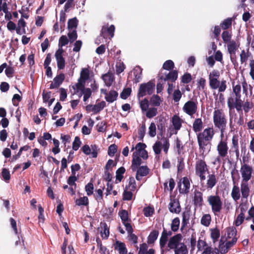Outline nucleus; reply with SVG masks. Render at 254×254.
I'll list each match as a JSON object with an SVG mask.
<instances>
[{"mask_svg": "<svg viewBox=\"0 0 254 254\" xmlns=\"http://www.w3.org/2000/svg\"><path fill=\"white\" fill-rule=\"evenodd\" d=\"M229 147L226 140L221 139L218 143L216 150L218 152V156L216 161L220 163L222 160H224L228 156Z\"/></svg>", "mask_w": 254, "mask_h": 254, "instance_id": "nucleus-6", "label": "nucleus"}, {"mask_svg": "<svg viewBox=\"0 0 254 254\" xmlns=\"http://www.w3.org/2000/svg\"><path fill=\"white\" fill-rule=\"evenodd\" d=\"M180 223V221L178 217L174 218L172 222L171 226V230L174 232H177L179 228Z\"/></svg>", "mask_w": 254, "mask_h": 254, "instance_id": "nucleus-48", "label": "nucleus"}, {"mask_svg": "<svg viewBox=\"0 0 254 254\" xmlns=\"http://www.w3.org/2000/svg\"><path fill=\"white\" fill-rule=\"evenodd\" d=\"M209 86L213 89H216L218 88L220 84V81L213 77L209 76Z\"/></svg>", "mask_w": 254, "mask_h": 254, "instance_id": "nucleus-37", "label": "nucleus"}, {"mask_svg": "<svg viewBox=\"0 0 254 254\" xmlns=\"http://www.w3.org/2000/svg\"><path fill=\"white\" fill-rule=\"evenodd\" d=\"M82 94H83V101L85 102L91 96L92 91L90 88H86V89L84 90L82 93H81L80 96H81Z\"/></svg>", "mask_w": 254, "mask_h": 254, "instance_id": "nucleus-62", "label": "nucleus"}, {"mask_svg": "<svg viewBox=\"0 0 254 254\" xmlns=\"http://www.w3.org/2000/svg\"><path fill=\"white\" fill-rule=\"evenodd\" d=\"M64 52V51L62 48H59L55 53V58L59 69H63L65 67V60L63 57Z\"/></svg>", "mask_w": 254, "mask_h": 254, "instance_id": "nucleus-14", "label": "nucleus"}, {"mask_svg": "<svg viewBox=\"0 0 254 254\" xmlns=\"http://www.w3.org/2000/svg\"><path fill=\"white\" fill-rule=\"evenodd\" d=\"M211 220V218L210 214H204L201 219V223L205 226H208L210 223Z\"/></svg>", "mask_w": 254, "mask_h": 254, "instance_id": "nucleus-51", "label": "nucleus"}, {"mask_svg": "<svg viewBox=\"0 0 254 254\" xmlns=\"http://www.w3.org/2000/svg\"><path fill=\"white\" fill-rule=\"evenodd\" d=\"M182 235L177 234L171 237L167 246L170 250H173L174 254H188L189 251L187 246L184 243H181Z\"/></svg>", "mask_w": 254, "mask_h": 254, "instance_id": "nucleus-2", "label": "nucleus"}, {"mask_svg": "<svg viewBox=\"0 0 254 254\" xmlns=\"http://www.w3.org/2000/svg\"><path fill=\"white\" fill-rule=\"evenodd\" d=\"M182 183L184 186V188L181 189V183L180 182L178 184V187L179 190V192L180 193H183L187 194L189 193L190 191V182L189 178L187 177H185L182 179Z\"/></svg>", "mask_w": 254, "mask_h": 254, "instance_id": "nucleus-16", "label": "nucleus"}, {"mask_svg": "<svg viewBox=\"0 0 254 254\" xmlns=\"http://www.w3.org/2000/svg\"><path fill=\"white\" fill-rule=\"evenodd\" d=\"M182 94L179 88L175 90L173 93V99L175 102H178L182 98Z\"/></svg>", "mask_w": 254, "mask_h": 254, "instance_id": "nucleus-54", "label": "nucleus"}, {"mask_svg": "<svg viewBox=\"0 0 254 254\" xmlns=\"http://www.w3.org/2000/svg\"><path fill=\"white\" fill-rule=\"evenodd\" d=\"M155 80H151L147 83H142L140 85L138 92L137 94L138 98L143 97L147 94L151 95L155 90Z\"/></svg>", "mask_w": 254, "mask_h": 254, "instance_id": "nucleus-5", "label": "nucleus"}, {"mask_svg": "<svg viewBox=\"0 0 254 254\" xmlns=\"http://www.w3.org/2000/svg\"><path fill=\"white\" fill-rule=\"evenodd\" d=\"M220 237L219 230L215 228L211 230V237L214 242L217 241Z\"/></svg>", "mask_w": 254, "mask_h": 254, "instance_id": "nucleus-53", "label": "nucleus"}, {"mask_svg": "<svg viewBox=\"0 0 254 254\" xmlns=\"http://www.w3.org/2000/svg\"><path fill=\"white\" fill-rule=\"evenodd\" d=\"M192 79L191 75L190 73H186L181 77V82L184 84L190 83Z\"/></svg>", "mask_w": 254, "mask_h": 254, "instance_id": "nucleus-58", "label": "nucleus"}, {"mask_svg": "<svg viewBox=\"0 0 254 254\" xmlns=\"http://www.w3.org/2000/svg\"><path fill=\"white\" fill-rule=\"evenodd\" d=\"M162 143L160 141H156L153 146V149L156 154H159L161 151Z\"/></svg>", "mask_w": 254, "mask_h": 254, "instance_id": "nucleus-59", "label": "nucleus"}, {"mask_svg": "<svg viewBox=\"0 0 254 254\" xmlns=\"http://www.w3.org/2000/svg\"><path fill=\"white\" fill-rule=\"evenodd\" d=\"M203 122L201 118L195 119L192 124V129L195 132H200L203 128Z\"/></svg>", "mask_w": 254, "mask_h": 254, "instance_id": "nucleus-27", "label": "nucleus"}, {"mask_svg": "<svg viewBox=\"0 0 254 254\" xmlns=\"http://www.w3.org/2000/svg\"><path fill=\"white\" fill-rule=\"evenodd\" d=\"M126 169L124 167H121L116 171V180L119 182H121L124 176L123 174L125 173Z\"/></svg>", "mask_w": 254, "mask_h": 254, "instance_id": "nucleus-50", "label": "nucleus"}, {"mask_svg": "<svg viewBox=\"0 0 254 254\" xmlns=\"http://www.w3.org/2000/svg\"><path fill=\"white\" fill-rule=\"evenodd\" d=\"M172 122L174 128L178 130L180 129L182 127L181 120L180 117L175 115L172 118Z\"/></svg>", "mask_w": 254, "mask_h": 254, "instance_id": "nucleus-32", "label": "nucleus"}, {"mask_svg": "<svg viewBox=\"0 0 254 254\" xmlns=\"http://www.w3.org/2000/svg\"><path fill=\"white\" fill-rule=\"evenodd\" d=\"M183 220L182 222V226L181 230H183L185 228L188 224L189 223L190 217V212L189 210L185 211L183 213Z\"/></svg>", "mask_w": 254, "mask_h": 254, "instance_id": "nucleus-29", "label": "nucleus"}, {"mask_svg": "<svg viewBox=\"0 0 254 254\" xmlns=\"http://www.w3.org/2000/svg\"><path fill=\"white\" fill-rule=\"evenodd\" d=\"M142 69L139 66H136L133 70L134 78V82L136 83L139 82L141 78Z\"/></svg>", "mask_w": 254, "mask_h": 254, "instance_id": "nucleus-31", "label": "nucleus"}, {"mask_svg": "<svg viewBox=\"0 0 254 254\" xmlns=\"http://www.w3.org/2000/svg\"><path fill=\"white\" fill-rule=\"evenodd\" d=\"M141 159L139 157L137 152H133L132 154V160L131 168L133 171H135L141 164Z\"/></svg>", "mask_w": 254, "mask_h": 254, "instance_id": "nucleus-22", "label": "nucleus"}, {"mask_svg": "<svg viewBox=\"0 0 254 254\" xmlns=\"http://www.w3.org/2000/svg\"><path fill=\"white\" fill-rule=\"evenodd\" d=\"M240 172L243 182H248L252 177L253 168L248 164L245 163L241 166Z\"/></svg>", "mask_w": 254, "mask_h": 254, "instance_id": "nucleus-9", "label": "nucleus"}, {"mask_svg": "<svg viewBox=\"0 0 254 254\" xmlns=\"http://www.w3.org/2000/svg\"><path fill=\"white\" fill-rule=\"evenodd\" d=\"M232 18H227L224 20L220 25L221 28L224 30H227L232 26Z\"/></svg>", "mask_w": 254, "mask_h": 254, "instance_id": "nucleus-33", "label": "nucleus"}, {"mask_svg": "<svg viewBox=\"0 0 254 254\" xmlns=\"http://www.w3.org/2000/svg\"><path fill=\"white\" fill-rule=\"evenodd\" d=\"M239 46L240 44H237L234 40H232L231 42L227 43L228 52L230 54L231 61L234 65H235V63H237L236 53Z\"/></svg>", "mask_w": 254, "mask_h": 254, "instance_id": "nucleus-8", "label": "nucleus"}, {"mask_svg": "<svg viewBox=\"0 0 254 254\" xmlns=\"http://www.w3.org/2000/svg\"><path fill=\"white\" fill-rule=\"evenodd\" d=\"M102 78L107 86H110L114 80L113 74L110 72L102 75Z\"/></svg>", "mask_w": 254, "mask_h": 254, "instance_id": "nucleus-28", "label": "nucleus"}, {"mask_svg": "<svg viewBox=\"0 0 254 254\" xmlns=\"http://www.w3.org/2000/svg\"><path fill=\"white\" fill-rule=\"evenodd\" d=\"M136 170L135 178L137 181H140L142 177L146 176L149 172V169L147 166H139Z\"/></svg>", "mask_w": 254, "mask_h": 254, "instance_id": "nucleus-20", "label": "nucleus"}, {"mask_svg": "<svg viewBox=\"0 0 254 254\" xmlns=\"http://www.w3.org/2000/svg\"><path fill=\"white\" fill-rule=\"evenodd\" d=\"M161 102V98L158 95H153L150 100V104L153 106H159Z\"/></svg>", "mask_w": 254, "mask_h": 254, "instance_id": "nucleus-39", "label": "nucleus"}, {"mask_svg": "<svg viewBox=\"0 0 254 254\" xmlns=\"http://www.w3.org/2000/svg\"><path fill=\"white\" fill-rule=\"evenodd\" d=\"M241 191L242 197L247 199L250 194V188L247 182H242L241 184Z\"/></svg>", "mask_w": 254, "mask_h": 254, "instance_id": "nucleus-25", "label": "nucleus"}, {"mask_svg": "<svg viewBox=\"0 0 254 254\" xmlns=\"http://www.w3.org/2000/svg\"><path fill=\"white\" fill-rule=\"evenodd\" d=\"M127 189L124 190L123 193V199L125 200H130L132 199L133 193L132 192V191L129 190H127Z\"/></svg>", "mask_w": 254, "mask_h": 254, "instance_id": "nucleus-61", "label": "nucleus"}, {"mask_svg": "<svg viewBox=\"0 0 254 254\" xmlns=\"http://www.w3.org/2000/svg\"><path fill=\"white\" fill-rule=\"evenodd\" d=\"M207 202L211 207L212 212L215 215H217L222 209V201L220 197L218 195H211L207 197Z\"/></svg>", "mask_w": 254, "mask_h": 254, "instance_id": "nucleus-4", "label": "nucleus"}, {"mask_svg": "<svg viewBox=\"0 0 254 254\" xmlns=\"http://www.w3.org/2000/svg\"><path fill=\"white\" fill-rule=\"evenodd\" d=\"M77 180V177L75 175H72L69 176L67 180V184L69 186H74L75 188L76 187V184L75 182Z\"/></svg>", "mask_w": 254, "mask_h": 254, "instance_id": "nucleus-60", "label": "nucleus"}, {"mask_svg": "<svg viewBox=\"0 0 254 254\" xmlns=\"http://www.w3.org/2000/svg\"><path fill=\"white\" fill-rule=\"evenodd\" d=\"M78 25V20L76 17H74L69 19L67 22V28L68 29H72L73 28H76Z\"/></svg>", "mask_w": 254, "mask_h": 254, "instance_id": "nucleus-49", "label": "nucleus"}, {"mask_svg": "<svg viewBox=\"0 0 254 254\" xmlns=\"http://www.w3.org/2000/svg\"><path fill=\"white\" fill-rule=\"evenodd\" d=\"M233 88V93L232 96H241V86L240 84H237L235 85L233 84L232 86Z\"/></svg>", "mask_w": 254, "mask_h": 254, "instance_id": "nucleus-52", "label": "nucleus"}, {"mask_svg": "<svg viewBox=\"0 0 254 254\" xmlns=\"http://www.w3.org/2000/svg\"><path fill=\"white\" fill-rule=\"evenodd\" d=\"M213 121L215 127L220 129L221 136L223 135L226 128L227 120L222 109L215 110L213 112Z\"/></svg>", "mask_w": 254, "mask_h": 254, "instance_id": "nucleus-3", "label": "nucleus"}, {"mask_svg": "<svg viewBox=\"0 0 254 254\" xmlns=\"http://www.w3.org/2000/svg\"><path fill=\"white\" fill-rule=\"evenodd\" d=\"M65 76L64 73H60L54 78V82L50 86V89L58 88L64 80Z\"/></svg>", "mask_w": 254, "mask_h": 254, "instance_id": "nucleus-21", "label": "nucleus"}, {"mask_svg": "<svg viewBox=\"0 0 254 254\" xmlns=\"http://www.w3.org/2000/svg\"><path fill=\"white\" fill-rule=\"evenodd\" d=\"M192 201L195 208H201L203 204L202 192L197 190H195L193 192Z\"/></svg>", "mask_w": 254, "mask_h": 254, "instance_id": "nucleus-11", "label": "nucleus"}, {"mask_svg": "<svg viewBox=\"0 0 254 254\" xmlns=\"http://www.w3.org/2000/svg\"><path fill=\"white\" fill-rule=\"evenodd\" d=\"M149 135L151 137H154L156 134V127L155 123H151L149 127Z\"/></svg>", "mask_w": 254, "mask_h": 254, "instance_id": "nucleus-55", "label": "nucleus"}, {"mask_svg": "<svg viewBox=\"0 0 254 254\" xmlns=\"http://www.w3.org/2000/svg\"><path fill=\"white\" fill-rule=\"evenodd\" d=\"M175 67V64L174 62L170 60L166 61L163 64L162 68L164 69L171 71L173 70V68Z\"/></svg>", "mask_w": 254, "mask_h": 254, "instance_id": "nucleus-43", "label": "nucleus"}, {"mask_svg": "<svg viewBox=\"0 0 254 254\" xmlns=\"http://www.w3.org/2000/svg\"><path fill=\"white\" fill-rule=\"evenodd\" d=\"M178 76V72L177 70H172L169 73L165 74L164 77L163 75L160 77V79L164 81L174 82L177 79Z\"/></svg>", "mask_w": 254, "mask_h": 254, "instance_id": "nucleus-17", "label": "nucleus"}, {"mask_svg": "<svg viewBox=\"0 0 254 254\" xmlns=\"http://www.w3.org/2000/svg\"><path fill=\"white\" fill-rule=\"evenodd\" d=\"M215 132L213 127L205 128L197 134V140L210 141L213 138Z\"/></svg>", "mask_w": 254, "mask_h": 254, "instance_id": "nucleus-7", "label": "nucleus"}, {"mask_svg": "<svg viewBox=\"0 0 254 254\" xmlns=\"http://www.w3.org/2000/svg\"><path fill=\"white\" fill-rule=\"evenodd\" d=\"M118 146L115 144H111L108 147V154L111 156L113 157L117 151Z\"/></svg>", "mask_w": 254, "mask_h": 254, "instance_id": "nucleus-57", "label": "nucleus"}, {"mask_svg": "<svg viewBox=\"0 0 254 254\" xmlns=\"http://www.w3.org/2000/svg\"><path fill=\"white\" fill-rule=\"evenodd\" d=\"M168 237L166 234V229L164 228L163 231L161 234V236L159 242L160 246L161 249L164 248L165 246L168 241Z\"/></svg>", "mask_w": 254, "mask_h": 254, "instance_id": "nucleus-38", "label": "nucleus"}, {"mask_svg": "<svg viewBox=\"0 0 254 254\" xmlns=\"http://www.w3.org/2000/svg\"><path fill=\"white\" fill-rule=\"evenodd\" d=\"M169 209L172 213H179L181 210L179 201L176 199H171L169 204Z\"/></svg>", "mask_w": 254, "mask_h": 254, "instance_id": "nucleus-19", "label": "nucleus"}, {"mask_svg": "<svg viewBox=\"0 0 254 254\" xmlns=\"http://www.w3.org/2000/svg\"><path fill=\"white\" fill-rule=\"evenodd\" d=\"M159 235V231L156 230L151 231L147 237V243L148 244H154L155 241L157 240Z\"/></svg>", "mask_w": 254, "mask_h": 254, "instance_id": "nucleus-30", "label": "nucleus"}, {"mask_svg": "<svg viewBox=\"0 0 254 254\" xmlns=\"http://www.w3.org/2000/svg\"><path fill=\"white\" fill-rule=\"evenodd\" d=\"M226 232L227 233L228 238H237L236 236L237 235V231L235 227H228L226 229Z\"/></svg>", "mask_w": 254, "mask_h": 254, "instance_id": "nucleus-44", "label": "nucleus"}, {"mask_svg": "<svg viewBox=\"0 0 254 254\" xmlns=\"http://www.w3.org/2000/svg\"><path fill=\"white\" fill-rule=\"evenodd\" d=\"M136 188V182L133 177H129L128 184L126 187V189H128L131 191H134Z\"/></svg>", "mask_w": 254, "mask_h": 254, "instance_id": "nucleus-45", "label": "nucleus"}, {"mask_svg": "<svg viewBox=\"0 0 254 254\" xmlns=\"http://www.w3.org/2000/svg\"><path fill=\"white\" fill-rule=\"evenodd\" d=\"M114 246L115 250H117L120 254H127V250L124 243L116 241Z\"/></svg>", "mask_w": 254, "mask_h": 254, "instance_id": "nucleus-23", "label": "nucleus"}, {"mask_svg": "<svg viewBox=\"0 0 254 254\" xmlns=\"http://www.w3.org/2000/svg\"><path fill=\"white\" fill-rule=\"evenodd\" d=\"M115 30V27L114 25H111L110 27L103 26L101 31L100 36L104 38H107L110 36L111 38L114 37Z\"/></svg>", "mask_w": 254, "mask_h": 254, "instance_id": "nucleus-15", "label": "nucleus"}, {"mask_svg": "<svg viewBox=\"0 0 254 254\" xmlns=\"http://www.w3.org/2000/svg\"><path fill=\"white\" fill-rule=\"evenodd\" d=\"M105 99L109 103H113L116 101L118 96V93L114 90H110L108 93L105 91Z\"/></svg>", "mask_w": 254, "mask_h": 254, "instance_id": "nucleus-24", "label": "nucleus"}, {"mask_svg": "<svg viewBox=\"0 0 254 254\" xmlns=\"http://www.w3.org/2000/svg\"><path fill=\"white\" fill-rule=\"evenodd\" d=\"M231 196L233 199L237 201L240 199L241 194L240 192V189L238 186H234L232 189Z\"/></svg>", "mask_w": 254, "mask_h": 254, "instance_id": "nucleus-36", "label": "nucleus"}, {"mask_svg": "<svg viewBox=\"0 0 254 254\" xmlns=\"http://www.w3.org/2000/svg\"><path fill=\"white\" fill-rule=\"evenodd\" d=\"M154 210L153 207L147 206L143 208V212L145 216H151L154 213Z\"/></svg>", "mask_w": 254, "mask_h": 254, "instance_id": "nucleus-64", "label": "nucleus"}, {"mask_svg": "<svg viewBox=\"0 0 254 254\" xmlns=\"http://www.w3.org/2000/svg\"><path fill=\"white\" fill-rule=\"evenodd\" d=\"M217 177L214 173L209 174L207 177L206 184L204 186L207 190H211L217 184Z\"/></svg>", "mask_w": 254, "mask_h": 254, "instance_id": "nucleus-18", "label": "nucleus"}, {"mask_svg": "<svg viewBox=\"0 0 254 254\" xmlns=\"http://www.w3.org/2000/svg\"><path fill=\"white\" fill-rule=\"evenodd\" d=\"M146 113V116L149 118L151 119L156 116L157 114V109L155 107H151L148 108Z\"/></svg>", "mask_w": 254, "mask_h": 254, "instance_id": "nucleus-46", "label": "nucleus"}, {"mask_svg": "<svg viewBox=\"0 0 254 254\" xmlns=\"http://www.w3.org/2000/svg\"><path fill=\"white\" fill-rule=\"evenodd\" d=\"M197 104L193 101H188L187 102L184 107V111L190 116H192L197 111Z\"/></svg>", "mask_w": 254, "mask_h": 254, "instance_id": "nucleus-12", "label": "nucleus"}, {"mask_svg": "<svg viewBox=\"0 0 254 254\" xmlns=\"http://www.w3.org/2000/svg\"><path fill=\"white\" fill-rule=\"evenodd\" d=\"M89 70L88 68H85L82 69L80 72V77L79 79H81L83 82H85V81L89 78Z\"/></svg>", "mask_w": 254, "mask_h": 254, "instance_id": "nucleus-41", "label": "nucleus"}, {"mask_svg": "<svg viewBox=\"0 0 254 254\" xmlns=\"http://www.w3.org/2000/svg\"><path fill=\"white\" fill-rule=\"evenodd\" d=\"M75 204L78 206H87L89 204V199L87 196L81 197L75 201Z\"/></svg>", "mask_w": 254, "mask_h": 254, "instance_id": "nucleus-40", "label": "nucleus"}, {"mask_svg": "<svg viewBox=\"0 0 254 254\" xmlns=\"http://www.w3.org/2000/svg\"><path fill=\"white\" fill-rule=\"evenodd\" d=\"M227 105L229 110L236 109V111L242 114L243 110L246 114L253 108L254 104L252 102L247 100L244 102L241 99V96H231L228 98Z\"/></svg>", "mask_w": 254, "mask_h": 254, "instance_id": "nucleus-1", "label": "nucleus"}, {"mask_svg": "<svg viewBox=\"0 0 254 254\" xmlns=\"http://www.w3.org/2000/svg\"><path fill=\"white\" fill-rule=\"evenodd\" d=\"M232 34L231 32H229L228 30H224L221 35L222 40L225 43H228L232 41Z\"/></svg>", "mask_w": 254, "mask_h": 254, "instance_id": "nucleus-34", "label": "nucleus"}, {"mask_svg": "<svg viewBox=\"0 0 254 254\" xmlns=\"http://www.w3.org/2000/svg\"><path fill=\"white\" fill-rule=\"evenodd\" d=\"M105 106L106 102L104 101H102L101 102L93 105V112L94 114L99 113Z\"/></svg>", "mask_w": 254, "mask_h": 254, "instance_id": "nucleus-42", "label": "nucleus"}, {"mask_svg": "<svg viewBox=\"0 0 254 254\" xmlns=\"http://www.w3.org/2000/svg\"><path fill=\"white\" fill-rule=\"evenodd\" d=\"M204 158L198 159L196 161L195 166V174L206 173L208 171V166L204 160Z\"/></svg>", "mask_w": 254, "mask_h": 254, "instance_id": "nucleus-13", "label": "nucleus"}, {"mask_svg": "<svg viewBox=\"0 0 254 254\" xmlns=\"http://www.w3.org/2000/svg\"><path fill=\"white\" fill-rule=\"evenodd\" d=\"M146 131V126L144 123H143L141 126L138 130V139L140 141H142L144 137Z\"/></svg>", "mask_w": 254, "mask_h": 254, "instance_id": "nucleus-47", "label": "nucleus"}, {"mask_svg": "<svg viewBox=\"0 0 254 254\" xmlns=\"http://www.w3.org/2000/svg\"><path fill=\"white\" fill-rule=\"evenodd\" d=\"M157 126L159 131L158 135L163 137L165 132L166 121L164 118L159 119Z\"/></svg>", "mask_w": 254, "mask_h": 254, "instance_id": "nucleus-26", "label": "nucleus"}, {"mask_svg": "<svg viewBox=\"0 0 254 254\" xmlns=\"http://www.w3.org/2000/svg\"><path fill=\"white\" fill-rule=\"evenodd\" d=\"M199 151L202 158H205L210 150V141L197 140Z\"/></svg>", "mask_w": 254, "mask_h": 254, "instance_id": "nucleus-10", "label": "nucleus"}, {"mask_svg": "<svg viewBox=\"0 0 254 254\" xmlns=\"http://www.w3.org/2000/svg\"><path fill=\"white\" fill-rule=\"evenodd\" d=\"M131 92V89L130 88L128 87L125 88L120 94V97L123 99H126L128 96H130Z\"/></svg>", "mask_w": 254, "mask_h": 254, "instance_id": "nucleus-56", "label": "nucleus"}, {"mask_svg": "<svg viewBox=\"0 0 254 254\" xmlns=\"http://www.w3.org/2000/svg\"><path fill=\"white\" fill-rule=\"evenodd\" d=\"M119 215L122 220L123 224L128 221H130V220L128 218V213L127 210L122 209L119 211Z\"/></svg>", "mask_w": 254, "mask_h": 254, "instance_id": "nucleus-35", "label": "nucleus"}, {"mask_svg": "<svg viewBox=\"0 0 254 254\" xmlns=\"http://www.w3.org/2000/svg\"><path fill=\"white\" fill-rule=\"evenodd\" d=\"M85 190L88 196L93 193L94 186L92 183H88L85 187Z\"/></svg>", "mask_w": 254, "mask_h": 254, "instance_id": "nucleus-63", "label": "nucleus"}]
</instances>
